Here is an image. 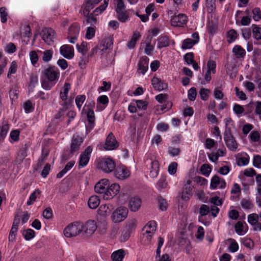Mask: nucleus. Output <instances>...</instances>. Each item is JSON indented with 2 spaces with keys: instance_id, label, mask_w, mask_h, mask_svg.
<instances>
[{
  "instance_id": "obj_6",
  "label": "nucleus",
  "mask_w": 261,
  "mask_h": 261,
  "mask_svg": "<svg viewBox=\"0 0 261 261\" xmlns=\"http://www.w3.org/2000/svg\"><path fill=\"white\" fill-rule=\"evenodd\" d=\"M97 229L96 222L94 220H89L83 225L82 237L86 238L92 234Z\"/></svg>"
},
{
  "instance_id": "obj_29",
  "label": "nucleus",
  "mask_w": 261,
  "mask_h": 261,
  "mask_svg": "<svg viewBox=\"0 0 261 261\" xmlns=\"http://www.w3.org/2000/svg\"><path fill=\"white\" fill-rule=\"evenodd\" d=\"M109 102V98L106 95L99 96L97 99V108L99 111H101L105 109V107H101L100 105H107Z\"/></svg>"
},
{
  "instance_id": "obj_49",
  "label": "nucleus",
  "mask_w": 261,
  "mask_h": 261,
  "mask_svg": "<svg viewBox=\"0 0 261 261\" xmlns=\"http://www.w3.org/2000/svg\"><path fill=\"white\" fill-rule=\"evenodd\" d=\"M252 18L255 21H259L261 19V11L258 8L252 10Z\"/></svg>"
},
{
  "instance_id": "obj_18",
  "label": "nucleus",
  "mask_w": 261,
  "mask_h": 261,
  "mask_svg": "<svg viewBox=\"0 0 261 261\" xmlns=\"http://www.w3.org/2000/svg\"><path fill=\"white\" fill-rule=\"evenodd\" d=\"M151 84L155 90L162 91L167 88V84L160 79L154 76L151 80Z\"/></svg>"
},
{
  "instance_id": "obj_27",
  "label": "nucleus",
  "mask_w": 261,
  "mask_h": 261,
  "mask_svg": "<svg viewBox=\"0 0 261 261\" xmlns=\"http://www.w3.org/2000/svg\"><path fill=\"white\" fill-rule=\"evenodd\" d=\"M159 170V163L156 160L152 161L151 163L150 174L153 177H156Z\"/></svg>"
},
{
  "instance_id": "obj_8",
  "label": "nucleus",
  "mask_w": 261,
  "mask_h": 261,
  "mask_svg": "<svg viewBox=\"0 0 261 261\" xmlns=\"http://www.w3.org/2000/svg\"><path fill=\"white\" fill-rule=\"evenodd\" d=\"M114 174L119 179L124 180L129 176L130 172L124 165H118L115 167Z\"/></svg>"
},
{
  "instance_id": "obj_28",
  "label": "nucleus",
  "mask_w": 261,
  "mask_h": 261,
  "mask_svg": "<svg viewBox=\"0 0 261 261\" xmlns=\"http://www.w3.org/2000/svg\"><path fill=\"white\" fill-rule=\"evenodd\" d=\"M232 51L238 58H243L246 54L245 49L240 45H238L234 46L233 48Z\"/></svg>"
},
{
  "instance_id": "obj_5",
  "label": "nucleus",
  "mask_w": 261,
  "mask_h": 261,
  "mask_svg": "<svg viewBox=\"0 0 261 261\" xmlns=\"http://www.w3.org/2000/svg\"><path fill=\"white\" fill-rule=\"evenodd\" d=\"M224 140L227 147L232 151L238 148V144L231 133L230 128H226L224 133Z\"/></svg>"
},
{
  "instance_id": "obj_19",
  "label": "nucleus",
  "mask_w": 261,
  "mask_h": 261,
  "mask_svg": "<svg viewBox=\"0 0 261 261\" xmlns=\"http://www.w3.org/2000/svg\"><path fill=\"white\" fill-rule=\"evenodd\" d=\"M141 200L137 196L131 198L129 200V208L132 212L137 211L141 207Z\"/></svg>"
},
{
  "instance_id": "obj_26",
  "label": "nucleus",
  "mask_w": 261,
  "mask_h": 261,
  "mask_svg": "<svg viewBox=\"0 0 261 261\" xmlns=\"http://www.w3.org/2000/svg\"><path fill=\"white\" fill-rule=\"evenodd\" d=\"M124 251L122 249H120L114 252L111 257L113 261H122L124 257Z\"/></svg>"
},
{
  "instance_id": "obj_30",
  "label": "nucleus",
  "mask_w": 261,
  "mask_h": 261,
  "mask_svg": "<svg viewBox=\"0 0 261 261\" xmlns=\"http://www.w3.org/2000/svg\"><path fill=\"white\" fill-rule=\"evenodd\" d=\"M95 5L92 4L90 1L87 0L85 3V7L83 11V14L86 16L88 17L90 11L93 9Z\"/></svg>"
},
{
  "instance_id": "obj_32",
  "label": "nucleus",
  "mask_w": 261,
  "mask_h": 261,
  "mask_svg": "<svg viewBox=\"0 0 261 261\" xmlns=\"http://www.w3.org/2000/svg\"><path fill=\"white\" fill-rule=\"evenodd\" d=\"M113 44V39L112 37H108L105 39L104 43L101 44V51L106 50L107 49H111Z\"/></svg>"
},
{
  "instance_id": "obj_2",
  "label": "nucleus",
  "mask_w": 261,
  "mask_h": 261,
  "mask_svg": "<svg viewBox=\"0 0 261 261\" xmlns=\"http://www.w3.org/2000/svg\"><path fill=\"white\" fill-rule=\"evenodd\" d=\"M83 224L79 222L71 223L64 230V234L67 238H71L80 234L82 237Z\"/></svg>"
},
{
  "instance_id": "obj_48",
  "label": "nucleus",
  "mask_w": 261,
  "mask_h": 261,
  "mask_svg": "<svg viewBox=\"0 0 261 261\" xmlns=\"http://www.w3.org/2000/svg\"><path fill=\"white\" fill-rule=\"evenodd\" d=\"M158 201L159 203V208L162 211H165L167 209L168 204L166 200L161 196L159 197Z\"/></svg>"
},
{
  "instance_id": "obj_44",
  "label": "nucleus",
  "mask_w": 261,
  "mask_h": 261,
  "mask_svg": "<svg viewBox=\"0 0 261 261\" xmlns=\"http://www.w3.org/2000/svg\"><path fill=\"white\" fill-rule=\"evenodd\" d=\"M41 191L39 189L35 190L30 195L29 199L27 202V205H30L35 201L37 198V194L39 195Z\"/></svg>"
},
{
  "instance_id": "obj_38",
  "label": "nucleus",
  "mask_w": 261,
  "mask_h": 261,
  "mask_svg": "<svg viewBox=\"0 0 261 261\" xmlns=\"http://www.w3.org/2000/svg\"><path fill=\"white\" fill-rule=\"evenodd\" d=\"M144 231L145 232H143L142 234V239H145V244H149L150 243L151 238L154 233H152L150 231H148V229Z\"/></svg>"
},
{
  "instance_id": "obj_15",
  "label": "nucleus",
  "mask_w": 261,
  "mask_h": 261,
  "mask_svg": "<svg viewBox=\"0 0 261 261\" xmlns=\"http://www.w3.org/2000/svg\"><path fill=\"white\" fill-rule=\"evenodd\" d=\"M219 185L220 189H224L226 187V182L223 179H221L218 175H215L211 179L210 188L215 189Z\"/></svg>"
},
{
  "instance_id": "obj_64",
  "label": "nucleus",
  "mask_w": 261,
  "mask_h": 261,
  "mask_svg": "<svg viewBox=\"0 0 261 261\" xmlns=\"http://www.w3.org/2000/svg\"><path fill=\"white\" fill-rule=\"evenodd\" d=\"M253 165L255 167H259L261 165V156L259 155H255L253 158Z\"/></svg>"
},
{
  "instance_id": "obj_45",
  "label": "nucleus",
  "mask_w": 261,
  "mask_h": 261,
  "mask_svg": "<svg viewBox=\"0 0 261 261\" xmlns=\"http://www.w3.org/2000/svg\"><path fill=\"white\" fill-rule=\"evenodd\" d=\"M210 93V90L204 88H201L199 91V94L201 98L203 100H207L208 98V94Z\"/></svg>"
},
{
  "instance_id": "obj_14",
  "label": "nucleus",
  "mask_w": 261,
  "mask_h": 261,
  "mask_svg": "<svg viewBox=\"0 0 261 261\" xmlns=\"http://www.w3.org/2000/svg\"><path fill=\"white\" fill-rule=\"evenodd\" d=\"M83 142V138L77 134L73 135L70 145L71 151L75 152L77 151Z\"/></svg>"
},
{
  "instance_id": "obj_23",
  "label": "nucleus",
  "mask_w": 261,
  "mask_h": 261,
  "mask_svg": "<svg viewBox=\"0 0 261 261\" xmlns=\"http://www.w3.org/2000/svg\"><path fill=\"white\" fill-rule=\"evenodd\" d=\"M141 35L138 32H135L132 36L131 39L127 43V46L129 49H133L135 47L137 41L140 38Z\"/></svg>"
},
{
  "instance_id": "obj_54",
  "label": "nucleus",
  "mask_w": 261,
  "mask_h": 261,
  "mask_svg": "<svg viewBox=\"0 0 261 261\" xmlns=\"http://www.w3.org/2000/svg\"><path fill=\"white\" fill-rule=\"evenodd\" d=\"M80 31V27L76 24L72 25L69 29V33L70 35H78Z\"/></svg>"
},
{
  "instance_id": "obj_7",
  "label": "nucleus",
  "mask_w": 261,
  "mask_h": 261,
  "mask_svg": "<svg viewBox=\"0 0 261 261\" xmlns=\"http://www.w3.org/2000/svg\"><path fill=\"white\" fill-rule=\"evenodd\" d=\"M55 31L49 28H45L42 30L41 35L42 39L48 45H51L55 38Z\"/></svg>"
},
{
  "instance_id": "obj_33",
  "label": "nucleus",
  "mask_w": 261,
  "mask_h": 261,
  "mask_svg": "<svg viewBox=\"0 0 261 261\" xmlns=\"http://www.w3.org/2000/svg\"><path fill=\"white\" fill-rule=\"evenodd\" d=\"M169 38L166 36H162L158 39V47L162 48L169 46Z\"/></svg>"
},
{
  "instance_id": "obj_35",
  "label": "nucleus",
  "mask_w": 261,
  "mask_h": 261,
  "mask_svg": "<svg viewBox=\"0 0 261 261\" xmlns=\"http://www.w3.org/2000/svg\"><path fill=\"white\" fill-rule=\"evenodd\" d=\"M39 52L43 54L42 60L44 62H49L53 57V51L52 50L48 49L45 50L43 52L41 51Z\"/></svg>"
},
{
  "instance_id": "obj_59",
  "label": "nucleus",
  "mask_w": 261,
  "mask_h": 261,
  "mask_svg": "<svg viewBox=\"0 0 261 261\" xmlns=\"http://www.w3.org/2000/svg\"><path fill=\"white\" fill-rule=\"evenodd\" d=\"M95 30L93 27H88L87 28L86 33V37L88 39H92L95 35Z\"/></svg>"
},
{
  "instance_id": "obj_53",
  "label": "nucleus",
  "mask_w": 261,
  "mask_h": 261,
  "mask_svg": "<svg viewBox=\"0 0 261 261\" xmlns=\"http://www.w3.org/2000/svg\"><path fill=\"white\" fill-rule=\"evenodd\" d=\"M86 99L85 95H78L75 98V103L77 108L80 110L84 101Z\"/></svg>"
},
{
  "instance_id": "obj_17",
  "label": "nucleus",
  "mask_w": 261,
  "mask_h": 261,
  "mask_svg": "<svg viewBox=\"0 0 261 261\" xmlns=\"http://www.w3.org/2000/svg\"><path fill=\"white\" fill-rule=\"evenodd\" d=\"M20 218H19L18 215H16L14 217L13 224L9 233V241H13L15 239V237L18 230V226L20 223Z\"/></svg>"
},
{
  "instance_id": "obj_50",
  "label": "nucleus",
  "mask_w": 261,
  "mask_h": 261,
  "mask_svg": "<svg viewBox=\"0 0 261 261\" xmlns=\"http://www.w3.org/2000/svg\"><path fill=\"white\" fill-rule=\"evenodd\" d=\"M114 1L116 2L115 7L116 12L125 10V6L123 0H114Z\"/></svg>"
},
{
  "instance_id": "obj_36",
  "label": "nucleus",
  "mask_w": 261,
  "mask_h": 261,
  "mask_svg": "<svg viewBox=\"0 0 261 261\" xmlns=\"http://www.w3.org/2000/svg\"><path fill=\"white\" fill-rule=\"evenodd\" d=\"M136 226V220L135 219H131L126 221L125 229L132 232Z\"/></svg>"
},
{
  "instance_id": "obj_24",
  "label": "nucleus",
  "mask_w": 261,
  "mask_h": 261,
  "mask_svg": "<svg viewBox=\"0 0 261 261\" xmlns=\"http://www.w3.org/2000/svg\"><path fill=\"white\" fill-rule=\"evenodd\" d=\"M116 17L121 22H125L129 19V14L127 11L124 10L116 12Z\"/></svg>"
},
{
  "instance_id": "obj_55",
  "label": "nucleus",
  "mask_w": 261,
  "mask_h": 261,
  "mask_svg": "<svg viewBox=\"0 0 261 261\" xmlns=\"http://www.w3.org/2000/svg\"><path fill=\"white\" fill-rule=\"evenodd\" d=\"M184 59L188 64H191L194 62L193 53H188L186 54L184 56Z\"/></svg>"
},
{
  "instance_id": "obj_61",
  "label": "nucleus",
  "mask_w": 261,
  "mask_h": 261,
  "mask_svg": "<svg viewBox=\"0 0 261 261\" xmlns=\"http://www.w3.org/2000/svg\"><path fill=\"white\" fill-rule=\"evenodd\" d=\"M74 153V152L71 151V149L70 150L68 149L65 150L62 155V160L64 161H67L73 155Z\"/></svg>"
},
{
  "instance_id": "obj_37",
  "label": "nucleus",
  "mask_w": 261,
  "mask_h": 261,
  "mask_svg": "<svg viewBox=\"0 0 261 261\" xmlns=\"http://www.w3.org/2000/svg\"><path fill=\"white\" fill-rule=\"evenodd\" d=\"M156 224L154 221L149 222L142 229V231L148 229V231H150L152 233H154L156 230Z\"/></svg>"
},
{
  "instance_id": "obj_47",
  "label": "nucleus",
  "mask_w": 261,
  "mask_h": 261,
  "mask_svg": "<svg viewBox=\"0 0 261 261\" xmlns=\"http://www.w3.org/2000/svg\"><path fill=\"white\" fill-rule=\"evenodd\" d=\"M200 171L203 175L208 176L211 171V168L207 164H203L201 166Z\"/></svg>"
},
{
  "instance_id": "obj_11",
  "label": "nucleus",
  "mask_w": 261,
  "mask_h": 261,
  "mask_svg": "<svg viewBox=\"0 0 261 261\" xmlns=\"http://www.w3.org/2000/svg\"><path fill=\"white\" fill-rule=\"evenodd\" d=\"M120 187L117 184H112L110 186H109L107 189V193L103 195V199L106 200H109L113 198L116 196L120 191Z\"/></svg>"
},
{
  "instance_id": "obj_57",
  "label": "nucleus",
  "mask_w": 261,
  "mask_h": 261,
  "mask_svg": "<svg viewBox=\"0 0 261 261\" xmlns=\"http://www.w3.org/2000/svg\"><path fill=\"white\" fill-rule=\"evenodd\" d=\"M77 50L79 52L82 54H87L88 48L86 45V43L83 42L80 45H76Z\"/></svg>"
},
{
  "instance_id": "obj_62",
  "label": "nucleus",
  "mask_w": 261,
  "mask_h": 261,
  "mask_svg": "<svg viewBox=\"0 0 261 261\" xmlns=\"http://www.w3.org/2000/svg\"><path fill=\"white\" fill-rule=\"evenodd\" d=\"M233 110L237 115H239L242 114L245 111V109L243 106L236 103L233 106Z\"/></svg>"
},
{
  "instance_id": "obj_46",
  "label": "nucleus",
  "mask_w": 261,
  "mask_h": 261,
  "mask_svg": "<svg viewBox=\"0 0 261 261\" xmlns=\"http://www.w3.org/2000/svg\"><path fill=\"white\" fill-rule=\"evenodd\" d=\"M6 10L7 9L5 7L0 8L1 20L2 23H5L7 20L8 13Z\"/></svg>"
},
{
  "instance_id": "obj_52",
  "label": "nucleus",
  "mask_w": 261,
  "mask_h": 261,
  "mask_svg": "<svg viewBox=\"0 0 261 261\" xmlns=\"http://www.w3.org/2000/svg\"><path fill=\"white\" fill-rule=\"evenodd\" d=\"M197 95L196 89L195 87H192L188 91V96L191 101L195 100Z\"/></svg>"
},
{
  "instance_id": "obj_63",
  "label": "nucleus",
  "mask_w": 261,
  "mask_h": 261,
  "mask_svg": "<svg viewBox=\"0 0 261 261\" xmlns=\"http://www.w3.org/2000/svg\"><path fill=\"white\" fill-rule=\"evenodd\" d=\"M257 193L261 196V174H257L255 178Z\"/></svg>"
},
{
  "instance_id": "obj_60",
  "label": "nucleus",
  "mask_w": 261,
  "mask_h": 261,
  "mask_svg": "<svg viewBox=\"0 0 261 261\" xmlns=\"http://www.w3.org/2000/svg\"><path fill=\"white\" fill-rule=\"evenodd\" d=\"M89 55L87 54H82V56L81 57V60L79 62V65L83 67V66L86 65V64L89 61Z\"/></svg>"
},
{
  "instance_id": "obj_3",
  "label": "nucleus",
  "mask_w": 261,
  "mask_h": 261,
  "mask_svg": "<svg viewBox=\"0 0 261 261\" xmlns=\"http://www.w3.org/2000/svg\"><path fill=\"white\" fill-rule=\"evenodd\" d=\"M116 167L115 162L111 158H103L98 163V168L106 173H111Z\"/></svg>"
},
{
  "instance_id": "obj_42",
  "label": "nucleus",
  "mask_w": 261,
  "mask_h": 261,
  "mask_svg": "<svg viewBox=\"0 0 261 261\" xmlns=\"http://www.w3.org/2000/svg\"><path fill=\"white\" fill-rule=\"evenodd\" d=\"M210 213L209 207L205 204H202L199 208V220H200L201 218L207 215Z\"/></svg>"
},
{
  "instance_id": "obj_34",
  "label": "nucleus",
  "mask_w": 261,
  "mask_h": 261,
  "mask_svg": "<svg viewBox=\"0 0 261 261\" xmlns=\"http://www.w3.org/2000/svg\"><path fill=\"white\" fill-rule=\"evenodd\" d=\"M70 89V84L66 83L64 86L63 91L60 92V98L62 100L65 101L67 98V94Z\"/></svg>"
},
{
  "instance_id": "obj_31",
  "label": "nucleus",
  "mask_w": 261,
  "mask_h": 261,
  "mask_svg": "<svg viewBox=\"0 0 261 261\" xmlns=\"http://www.w3.org/2000/svg\"><path fill=\"white\" fill-rule=\"evenodd\" d=\"M9 129V126L8 123H5L1 127H0V143L3 142L6 136H7Z\"/></svg>"
},
{
  "instance_id": "obj_41",
  "label": "nucleus",
  "mask_w": 261,
  "mask_h": 261,
  "mask_svg": "<svg viewBox=\"0 0 261 261\" xmlns=\"http://www.w3.org/2000/svg\"><path fill=\"white\" fill-rule=\"evenodd\" d=\"M35 232L31 229L24 230L22 232V235L26 240H30L35 236Z\"/></svg>"
},
{
  "instance_id": "obj_20",
  "label": "nucleus",
  "mask_w": 261,
  "mask_h": 261,
  "mask_svg": "<svg viewBox=\"0 0 261 261\" xmlns=\"http://www.w3.org/2000/svg\"><path fill=\"white\" fill-rule=\"evenodd\" d=\"M191 181L190 180H188L186 184L185 185L183 190L181 193V198L184 200L187 201L192 196L191 191L192 188L190 185Z\"/></svg>"
},
{
  "instance_id": "obj_22",
  "label": "nucleus",
  "mask_w": 261,
  "mask_h": 261,
  "mask_svg": "<svg viewBox=\"0 0 261 261\" xmlns=\"http://www.w3.org/2000/svg\"><path fill=\"white\" fill-rule=\"evenodd\" d=\"M100 203L99 197L96 195L91 196L88 200V206L90 208L95 209Z\"/></svg>"
},
{
  "instance_id": "obj_10",
  "label": "nucleus",
  "mask_w": 261,
  "mask_h": 261,
  "mask_svg": "<svg viewBox=\"0 0 261 261\" xmlns=\"http://www.w3.org/2000/svg\"><path fill=\"white\" fill-rule=\"evenodd\" d=\"M92 151V147L88 146L84 151L81 154L79 162V167H84L87 165L89 161Z\"/></svg>"
},
{
  "instance_id": "obj_40",
  "label": "nucleus",
  "mask_w": 261,
  "mask_h": 261,
  "mask_svg": "<svg viewBox=\"0 0 261 261\" xmlns=\"http://www.w3.org/2000/svg\"><path fill=\"white\" fill-rule=\"evenodd\" d=\"M194 44H195L192 41V39L190 38H187L183 41L181 48L183 49H189L192 48Z\"/></svg>"
},
{
  "instance_id": "obj_4",
  "label": "nucleus",
  "mask_w": 261,
  "mask_h": 261,
  "mask_svg": "<svg viewBox=\"0 0 261 261\" xmlns=\"http://www.w3.org/2000/svg\"><path fill=\"white\" fill-rule=\"evenodd\" d=\"M128 212V210L127 207L120 206L113 212L111 218L115 223H119L126 218Z\"/></svg>"
},
{
  "instance_id": "obj_56",
  "label": "nucleus",
  "mask_w": 261,
  "mask_h": 261,
  "mask_svg": "<svg viewBox=\"0 0 261 261\" xmlns=\"http://www.w3.org/2000/svg\"><path fill=\"white\" fill-rule=\"evenodd\" d=\"M207 66L208 68V71H210V72H212L213 73H216V64L215 61L213 60H209L207 64Z\"/></svg>"
},
{
  "instance_id": "obj_1",
  "label": "nucleus",
  "mask_w": 261,
  "mask_h": 261,
  "mask_svg": "<svg viewBox=\"0 0 261 261\" xmlns=\"http://www.w3.org/2000/svg\"><path fill=\"white\" fill-rule=\"evenodd\" d=\"M60 73L58 67L49 65L44 69L41 75L42 87L45 90L50 89L57 82Z\"/></svg>"
},
{
  "instance_id": "obj_21",
  "label": "nucleus",
  "mask_w": 261,
  "mask_h": 261,
  "mask_svg": "<svg viewBox=\"0 0 261 261\" xmlns=\"http://www.w3.org/2000/svg\"><path fill=\"white\" fill-rule=\"evenodd\" d=\"M149 59L146 56L142 57L138 63V70L142 74H144L148 69Z\"/></svg>"
},
{
  "instance_id": "obj_9",
  "label": "nucleus",
  "mask_w": 261,
  "mask_h": 261,
  "mask_svg": "<svg viewBox=\"0 0 261 261\" xmlns=\"http://www.w3.org/2000/svg\"><path fill=\"white\" fill-rule=\"evenodd\" d=\"M118 142L112 133H110L107 136L106 142L103 145V148L106 150H114L118 148Z\"/></svg>"
},
{
  "instance_id": "obj_16",
  "label": "nucleus",
  "mask_w": 261,
  "mask_h": 261,
  "mask_svg": "<svg viewBox=\"0 0 261 261\" xmlns=\"http://www.w3.org/2000/svg\"><path fill=\"white\" fill-rule=\"evenodd\" d=\"M60 54L67 59H71L74 56V49L71 45H63L60 47Z\"/></svg>"
},
{
  "instance_id": "obj_51",
  "label": "nucleus",
  "mask_w": 261,
  "mask_h": 261,
  "mask_svg": "<svg viewBox=\"0 0 261 261\" xmlns=\"http://www.w3.org/2000/svg\"><path fill=\"white\" fill-rule=\"evenodd\" d=\"M258 220V215L255 213L249 215L248 216V221L251 225L256 223Z\"/></svg>"
},
{
  "instance_id": "obj_25",
  "label": "nucleus",
  "mask_w": 261,
  "mask_h": 261,
  "mask_svg": "<svg viewBox=\"0 0 261 261\" xmlns=\"http://www.w3.org/2000/svg\"><path fill=\"white\" fill-rule=\"evenodd\" d=\"M75 164V161H71L68 162L65 166V168L62 170L57 175V177L58 178H61L64 174H65L69 170H70Z\"/></svg>"
},
{
  "instance_id": "obj_43",
  "label": "nucleus",
  "mask_w": 261,
  "mask_h": 261,
  "mask_svg": "<svg viewBox=\"0 0 261 261\" xmlns=\"http://www.w3.org/2000/svg\"><path fill=\"white\" fill-rule=\"evenodd\" d=\"M216 0H206V7L207 9L208 13L213 12L216 9L215 5Z\"/></svg>"
},
{
  "instance_id": "obj_13",
  "label": "nucleus",
  "mask_w": 261,
  "mask_h": 261,
  "mask_svg": "<svg viewBox=\"0 0 261 261\" xmlns=\"http://www.w3.org/2000/svg\"><path fill=\"white\" fill-rule=\"evenodd\" d=\"M109 186V181L107 179H102L98 182L94 187L96 193L102 194L105 195L107 193V189Z\"/></svg>"
},
{
  "instance_id": "obj_58",
  "label": "nucleus",
  "mask_w": 261,
  "mask_h": 261,
  "mask_svg": "<svg viewBox=\"0 0 261 261\" xmlns=\"http://www.w3.org/2000/svg\"><path fill=\"white\" fill-rule=\"evenodd\" d=\"M30 57L32 64L34 65L38 60V56L36 51L33 50L30 53Z\"/></svg>"
},
{
  "instance_id": "obj_39",
  "label": "nucleus",
  "mask_w": 261,
  "mask_h": 261,
  "mask_svg": "<svg viewBox=\"0 0 261 261\" xmlns=\"http://www.w3.org/2000/svg\"><path fill=\"white\" fill-rule=\"evenodd\" d=\"M252 33L254 37L257 40L261 39V28L256 25H252Z\"/></svg>"
},
{
  "instance_id": "obj_12",
  "label": "nucleus",
  "mask_w": 261,
  "mask_h": 261,
  "mask_svg": "<svg viewBox=\"0 0 261 261\" xmlns=\"http://www.w3.org/2000/svg\"><path fill=\"white\" fill-rule=\"evenodd\" d=\"M171 24L174 27H182L187 22V17L183 14L172 16L171 19Z\"/></svg>"
}]
</instances>
